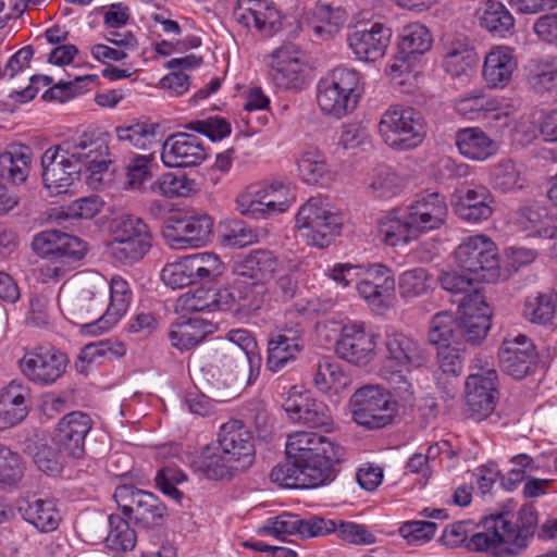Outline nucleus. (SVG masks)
Wrapping results in <instances>:
<instances>
[{
  "label": "nucleus",
  "mask_w": 557,
  "mask_h": 557,
  "mask_svg": "<svg viewBox=\"0 0 557 557\" xmlns=\"http://www.w3.org/2000/svg\"><path fill=\"white\" fill-rule=\"evenodd\" d=\"M456 111L469 120H506L515 112V107L505 99L487 95L482 88H474L460 95L454 102Z\"/></svg>",
  "instance_id": "18"
},
{
  "label": "nucleus",
  "mask_w": 557,
  "mask_h": 557,
  "mask_svg": "<svg viewBox=\"0 0 557 557\" xmlns=\"http://www.w3.org/2000/svg\"><path fill=\"white\" fill-rule=\"evenodd\" d=\"M456 146L467 159L485 161L496 154L498 145L480 127H467L456 134Z\"/></svg>",
  "instance_id": "39"
},
{
  "label": "nucleus",
  "mask_w": 557,
  "mask_h": 557,
  "mask_svg": "<svg viewBox=\"0 0 557 557\" xmlns=\"http://www.w3.org/2000/svg\"><path fill=\"white\" fill-rule=\"evenodd\" d=\"M69 362L63 351L54 347L38 346L24 354L20 368L34 384L48 386L63 376Z\"/></svg>",
  "instance_id": "14"
},
{
  "label": "nucleus",
  "mask_w": 557,
  "mask_h": 557,
  "mask_svg": "<svg viewBox=\"0 0 557 557\" xmlns=\"http://www.w3.org/2000/svg\"><path fill=\"white\" fill-rule=\"evenodd\" d=\"M493 201L490 190L485 186L479 185L467 189L463 195L459 196L454 209L460 219L479 223L492 215Z\"/></svg>",
  "instance_id": "37"
},
{
  "label": "nucleus",
  "mask_w": 557,
  "mask_h": 557,
  "mask_svg": "<svg viewBox=\"0 0 557 557\" xmlns=\"http://www.w3.org/2000/svg\"><path fill=\"white\" fill-rule=\"evenodd\" d=\"M516 67L513 50L506 46H495L485 55L482 75L487 86L504 88L511 81Z\"/></svg>",
  "instance_id": "33"
},
{
  "label": "nucleus",
  "mask_w": 557,
  "mask_h": 557,
  "mask_svg": "<svg viewBox=\"0 0 557 557\" xmlns=\"http://www.w3.org/2000/svg\"><path fill=\"white\" fill-rule=\"evenodd\" d=\"M191 468L209 480H230L243 471L219 446L208 445L191 461Z\"/></svg>",
  "instance_id": "34"
},
{
  "label": "nucleus",
  "mask_w": 557,
  "mask_h": 557,
  "mask_svg": "<svg viewBox=\"0 0 557 557\" xmlns=\"http://www.w3.org/2000/svg\"><path fill=\"white\" fill-rule=\"evenodd\" d=\"M18 511L25 521L41 532L54 531L61 521V515L54 503L49 499L33 498L20 503Z\"/></svg>",
  "instance_id": "41"
},
{
  "label": "nucleus",
  "mask_w": 557,
  "mask_h": 557,
  "mask_svg": "<svg viewBox=\"0 0 557 557\" xmlns=\"http://www.w3.org/2000/svg\"><path fill=\"white\" fill-rule=\"evenodd\" d=\"M304 346V332L298 324L278 330L268 342V369L272 372L281 371L296 359Z\"/></svg>",
  "instance_id": "31"
},
{
  "label": "nucleus",
  "mask_w": 557,
  "mask_h": 557,
  "mask_svg": "<svg viewBox=\"0 0 557 557\" xmlns=\"http://www.w3.org/2000/svg\"><path fill=\"white\" fill-rule=\"evenodd\" d=\"M537 524V512L532 506H523L513 524L505 515L486 518L480 530L471 534L466 547L471 552H504L520 555L532 541Z\"/></svg>",
  "instance_id": "1"
},
{
  "label": "nucleus",
  "mask_w": 557,
  "mask_h": 557,
  "mask_svg": "<svg viewBox=\"0 0 557 557\" xmlns=\"http://www.w3.org/2000/svg\"><path fill=\"white\" fill-rule=\"evenodd\" d=\"M369 186L376 197L389 198L401 190L403 182L391 168L380 165L373 171Z\"/></svg>",
  "instance_id": "61"
},
{
  "label": "nucleus",
  "mask_w": 557,
  "mask_h": 557,
  "mask_svg": "<svg viewBox=\"0 0 557 557\" xmlns=\"http://www.w3.org/2000/svg\"><path fill=\"white\" fill-rule=\"evenodd\" d=\"M270 478L272 482L285 487L309 488L320 486L315 481L320 478L319 472L310 468H307L306 471L301 465L292 459L275 466L271 470Z\"/></svg>",
  "instance_id": "45"
},
{
  "label": "nucleus",
  "mask_w": 557,
  "mask_h": 557,
  "mask_svg": "<svg viewBox=\"0 0 557 557\" xmlns=\"http://www.w3.org/2000/svg\"><path fill=\"white\" fill-rule=\"evenodd\" d=\"M410 218V226L420 234L440 228L447 216L448 208L444 195L437 191H424L405 208Z\"/></svg>",
  "instance_id": "25"
},
{
  "label": "nucleus",
  "mask_w": 557,
  "mask_h": 557,
  "mask_svg": "<svg viewBox=\"0 0 557 557\" xmlns=\"http://www.w3.org/2000/svg\"><path fill=\"white\" fill-rule=\"evenodd\" d=\"M543 210L525 207L520 210L518 224L528 236L554 239L557 237V226L546 225L543 221Z\"/></svg>",
  "instance_id": "59"
},
{
  "label": "nucleus",
  "mask_w": 557,
  "mask_h": 557,
  "mask_svg": "<svg viewBox=\"0 0 557 557\" xmlns=\"http://www.w3.org/2000/svg\"><path fill=\"white\" fill-rule=\"evenodd\" d=\"M219 447L244 471L255 461V442L250 430L240 420L224 423L218 436Z\"/></svg>",
  "instance_id": "23"
},
{
  "label": "nucleus",
  "mask_w": 557,
  "mask_h": 557,
  "mask_svg": "<svg viewBox=\"0 0 557 557\" xmlns=\"http://www.w3.org/2000/svg\"><path fill=\"white\" fill-rule=\"evenodd\" d=\"M112 236L110 256L123 264L138 262L151 247L152 236L148 225L132 214H123L113 221Z\"/></svg>",
  "instance_id": "7"
},
{
  "label": "nucleus",
  "mask_w": 557,
  "mask_h": 557,
  "mask_svg": "<svg viewBox=\"0 0 557 557\" xmlns=\"http://www.w3.org/2000/svg\"><path fill=\"white\" fill-rule=\"evenodd\" d=\"M491 309L482 293L463 297L457 318V344H481L491 327Z\"/></svg>",
  "instance_id": "16"
},
{
  "label": "nucleus",
  "mask_w": 557,
  "mask_h": 557,
  "mask_svg": "<svg viewBox=\"0 0 557 557\" xmlns=\"http://www.w3.org/2000/svg\"><path fill=\"white\" fill-rule=\"evenodd\" d=\"M343 21L329 5H317L309 25L320 38H329L339 30Z\"/></svg>",
  "instance_id": "64"
},
{
  "label": "nucleus",
  "mask_w": 557,
  "mask_h": 557,
  "mask_svg": "<svg viewBox=\"0 0 557 557\" xmlns=\"http://www.w3.org/2000/svg\"><path fill=\"white\" fill-rule=\"evenodd\" d=\"M479 371L466 381V413L476 422L490 417L498 398L497 372L493 368L478 366Z\"/></svg>",
  "instance_id": "13"
},
{
  "label": "nucleus",
  "mask_w": 557,
  "mask_h": 557,
  "mask_svg": "<svg viewBox=\"0 0 557 557\" xmlns=\"http://www.w3.org/2000/svg\"><path fill=\"white\" fill-rule=\"evenodd\" d=\"M429 339L433 344H457V319L447 311L438 312L431 321Z\"/></svg>",
  "instance_id": "62"
},
{
  "label": "nucleus",
  "mask_w": 557,
  "mask_h": 557,
  "mask_svg": "<svg viewBox=\"0 0 557 557\" xmlns=\"http://www.w3.org/2000/svg\"><path fill=\"white\" fill-rule=\"evenodd\" d=\"M301 518L294 513L284 512L277 517L269 518L264 524L259 528L258 533L270 535L277 540H284L286 535L299 534Z\"/></svg>",
  "instance_id": "63"
},
{
  "label": "nucleus",
  "mask_w": 557,
  "mask_h": 557,
  "mask_svg": "<svg viewBox=\"0 0 557 557\" xmlns=\"http://www.w3.org/2000/svg\"><path fill=\"white\" fill-rule=\"evenodd\" d=\"M384 346L386 357L381 368V375L404 400L414 394L407 373L411 368H419L428 361V355L413 337L398 331L387 332Z\"/></svg>",
  "instance_id": "3"
},
{
  "label": "nucleus",
  "mask_w": 557,
  "mask_h": 557,
  "mask_svg": "<svg viewBox=\"0 0 557 557\" xmlns=\"http://www.w3.org/2000/svg\"><path fill=\"white\" fill-rule=\"evenodd\" d=\"M284 261L271 250L255 249L238 260L234 265L235 274L246 276L267 284L278 272Z\"/></svg>",
  "instance_id": "36"
},
{
  "label": "nucleus",
  "mask_w": 557,
  "mask_h": 557,
  "mask_svg": "<svg viewBox=\"0 0 557 557\" xmlns=\"http://www.w3.org/2000/svg\"><path fill=\"white\" fill-rule=\"evenodd\" d=\"M490 182L503 193L521 189L527 184L522 166L509 159L500 160L490 169Z\"/></svg>",
  "instance_id": "48"
},
{
  "label": "nucleus",
  "mask_w": 557,
  "mask_h": 557,
  "mask_svg": "<svg viewBox=\"0 0 557 557\" xmlns=\"http://www.w3.org/2000/svg\"><path fill=\"white\" fill-rule=\"evenodd\" d=\"M300 178L308 184L327 185L333 182L337 172L327 164L325 156L317 147H306L297 159Z\"/></svg>",
  "instance_id": "38"
},
{
  "label": "nucleus",
  "mask_w": 557,
  "mask_h": 557,
  "mask_svg": "<svg viewBox=\"0 0 557 557\" xmlns=\"http://www.w3.org/2000/svg\"><path fill=\"white\" fill-rule=\"evenodd\" d=\"M234 20L246 28L271 36L282 27L283 14L270 0H237Z\"/></svg>",
  "instance_id": "20"
},
{
  "label": "nucleus",
  "mask_w": 557,
  "mask_h": 557,
  "mask_svg": "<svg viewBox=\"0 0 557 557\" xmlns=\"http://www.w3.org/2000/svg\"><path fill=\"white\" fill-rule=\"evenodd\" d=\"M227 343L223 346L221 361L223 368L230 362H235V373L227 383L226 393L218 394L220 400H230L237 395L239 383L245 379L246 370L250 372L255 364L259 366L260 358L257 354V342L251 333L244 329L231 330L227 335Z\"/></svg>",
  "instance_id": "9"
},
{
  "label": "nucleus",
  "mask_w": 557,
  "mask_h": 557,
  "mask_svg": "<svg viewBox=\"0 0 557 557\" xmlns=\"http://www.w3.org/2000/svg\"><path fill=\"white\" fill-rule=\"evenodd\" d=\"M476 63L475 53L468 45L457 41L446 47L443 66L453 77H459L467 74Z\"/></svg>",
  "instance_id": "54"
},
{
  "label": "nucleus",
  "mask_w": 557,
  "mask_h": 557,
  "mask_svg": "<svg viewBox=\"0 0 557 557\" xmlns=\"http://www.w3.org/2000/svg\"><path fill=\"white\" fill-rule=\"evenodd\" d=\"M196 282H211L219 277L224 270L220 257L213 252H197L185 256Z\"/></svg>",
  "instance_id": "58"
},
{
  "label": "nucleus",
  "mask_w": 557,
  "mask_h": 557,
  "mask_svg": "<svg viewBox=\"0 0 557 557\" xmlns=\"http://www.w3.org/2000/svg\"><path fill=\"white\" fill-rule=\"evenodd\" d=\"M354 420L366 428L379 429L392 421L393 408L385 394L377 386H364L350 397Z\"/></svg>",
  "instance_id": "17"
},
{
  "label": "nucleus",
  "mask_w": 557,
  "mask_h": 557,
  "mask_svg": "<svg viewBox=\"0 0 557 557\" xmlns=\"http://www.w3.org/2000/svg\"><path fill=\"white\" fill-rule=\"evenodd\" d=\"M113 497L122 512L137 525L148 529L160 525L164 520L166 507L150 492L121 485L115 488Z\"/></svg>",
  "instance_id": "11"
},
{
  "label": "nucleus",
  "mask_w": 557,
  "mask_h": 557,
  "mask_svg": "<svg viewBox=\"0 0 557 557\" xmlns=\"http://www.w3.org/2000/svg\"><path fill=\"white\" fill-rule=\"evenodd\" d=\"M411 221L405 209L393 210L381 219L379 232L385 244L389 246L405 245L420 235L410 226Z\"/></svg>",
  "instance_id": "44"
},
{
  "label": "nucleus",
  "mask_w": 557,
  "mask_h": 557,
  "mask_svg": "<svg viewBox=\"0 0 557 557\" xmlns=\"http://www.w3.org/2000/svg\"><path fill=\"white\" fill-rule=\"evenodd\" d=\"M92 428L89 414L73 411L58 423L53 440L67 456L79 459L85 454V438Z\"/></svg>",
  "instance_id": "29"
},
{
  "label": "nucleus",
  "mask_w": 557,
  "mask_h": 557,
  "mask_svg": "<svg viewBox=\"0 0 557 557\" xmlns=\"http://www.w3.org/2000/svg\"><path fill=\"white\" fill-rule=\"evenodd\" d=\"M283 407L292 420L308 428L331 431L333 426L329 407L307 394H289Z\"/></svg>",
  "instance_id": "30"
},
{
  "label": "nucleus",
  "mask_w": 557,
  "mask_h": 557,
  "mask_svg": "<svg viewBox=\"0 0 557 557\" xmlns=\"http://www.w3.org/2000/svg\"><path fill=\"white\" fill-rule=\"evenodd\" d=\"M557 295L553 293L537 294L525 300L523 315L531 323L546 325L555 318Z\"/></svg>",
  "instance_id": "55"
},
{
  "label": "nucleus",
  "mask_w": 557,
  "mask_h": 557,
  "mask_svg": "<svg viewBox=\"0 0 557 557\" xmlns=\"http://www.w3.org/2000/svg\"><path fill=\"white\" fill-rule=\"evenodd\" d=\"M132 296L128 282L122 276H113L110 281V304L107 310L97 320L84 324V333L96 335L110 330L126 313Z\"/></svg>",
  "instance_id": "32"
},
{
  "label": "nucleus",
  "mask_w": 557,
  "mask_h": 557,
  "mask_svg": "<svg viewBox=\"0 0 557 557\" xmlns=\"http://www.w3.org/2000/svg\"><path fill=\"white\" fill-rule=\"evenodd\" d=\"M349 380L341 364L331 357L319 359L313 374V384L322 393H339Z\"/></svg>",
  "instance_id": "47"
},
{
  "label": "nucleus",
  "mask_w": 557,
  "mask_h": 557,
  "mask_svg": "<svg viewBox=\"0 0 557 557\" xmlns=\"http://www.w3.org/2000/svg\"><path fill=\"white\" fill-rule=\"evenodd\" d=\"M299 51L293 45L280 47L272 52L271 77L280 90L298 91L306 84L305 64L298 57Z\"/></svg>",
  "instance_id": "24"
},
{
  "label": "nucleus",
  "mask_w": 557,
  "mask_h": 557,
  "mask_svg": "<svg viewBox=\"0 0 557 557\" xmlns=\"http://www.w3.org/2000/svg\"><path fill=\"white\" fill-rule=\"evenodd\" d=\"M288 459L295 460L307 471V468L319 472V485L333 481L336 466L344 458L345 449L330 437L306 431H297L288 435L285 445Z\"/></svg>",
  "instance_id": "2"
},
{
  "label": "nucleus",
  "mask_w": 557,
  "mask_h": 557,
  "mask_svg": "<svg viewBox=\"0 0 557 557\" xmlns=\"http://www.w3.org/2000/svg\"><path fill=\"white\" fill-rule=\"evenodd\" d=\"M24 451L33 458L38 469L46 473L54 475L63 468L61 454L49 446L47 440L37 433L25 441Z\"/></svg>",
  "instance_id": "46"
},
{
  "label": "nucleus",
  "mask_w": 557,
  "mask_h": 557,
  "mask_svg": "<svg viewBox=\"0 0 557 557\" xmlns=\"http://www.w3.org/2000/svg\"><path fill=\"white\" fill-rule=\"evenodd\" d=\"M109 531L104 539L108 548L116 552L132 550L136 545V533L119 515L108 517Z\"/></svg>",
  "instance_id": "56"
},
{
  "label": "nucleus",
  "mask_w": 557,
  "mask_h": 557,
  "mask_svg": "<svg viewBox=\"0 0 557 557\" xmlns=\"http://www.w3.org/2000/svg\"><path fill=\"white\" fill-rule=\"evenodd\" d=\"M342 225V215L315 197L304 203L296 215L297 228L302 232L308 244L319 248L327 247L339 234Z\"/></svg>",
  "instance_id": "8"
},
{
  "label": "nucleus",
  "mask_w": 557,
  "mask_h": 557,
  "mask_svg": "<svg viewBox=\"0 0 557 557\" xmlns=\"http://www.w3.org/2000/svg\"><path fill=\"white\" fill-rule=\"evenodd\" d=\"M265 290V284L248 277L243 273L236 274V277L232 283L228 296H231L234 300L240 301L243 307L255 309L258 308L262 302Z\"/></svg>",
  "instance_id": "52"
},
{
  "label": "nucleus",
  "mask_w": 557,
  "mask_h": 557,
  "mask_svg": "<svg viewBox=\"0 0 557 557\" xmlns=\"http://www.w3.org/2000/svg\"><path fill=\"white\" fill-rule=\"evenodd\" d=\"M527 81L530 87L539 92L557 88V59L546 58L532 61L527 69Z\"/></svg>",
  "instance_id": "49"
},
{
  "label": "nucleus",
  "mask_w": 557,
  "mask_h": 557,
  "mask_svg": "<svg viewBox=\"0 0 557 557\" xmlns=\"http://www.w3.org/2000/svg\"><path fill=\"white\" fill-rule=\"evenodd\" d=\"M379 135L392 149L407 151L419 147L426 136L422 114L412 107L389 106L381 115Z\"/></svg>",
  "instance_id": "5"
},
{
  "label": "nucleus",
  "mask_w": 557,
  "mask_h": 557,
  "mask_svg": "<svg viewBox=\"0 0 557 557\" xmlns=\"http://www.w3.org/2000/svg\"><path fill=\"white\" fill-rule=\"evenodd\" d=\"M30 389L18 381H12L0 395V430L18 424L28 413L26 400Z\"/></svg>",
  "instance_id": "35"
},
{
  "label": "nucleus",
  "mask_w": 557,
  "mask_h": 557,
  "mask_svg": "<svg viewBox=\"0 0 557 557\" xmlns=\"http://www.w3.org/2000/svg\"><path fill=\"white\" fill-rule=\"evenodd\" d=\"M361 95V76L354 69L338 66L323 76L317 86V102L329 116L342 119L351 113Z\"/></svg>",
  "instance_id": "4"
},
{
  "label": "nucleus",
  "mask_w": 557,
  "mask_h": 557,
  "mask_svg": "<svg viewBox=\"0 0 557 557\" xmlns=\"http://www.w3.org/2000/svg\"><path fill=\"white\" fill-rule=\"evenodd\" d=\"M356 288L373 310L386 309L395 289L392 271L381 264H372L356 283Z\"/></svg>",
  "instance_id": "27"
},
{
  "label": "nucleus",
  "mask_w": 557,
  "mask_h": 557,
  "mask_svg": "<svg viewBox=\"0 0 557 557\" xmlns=\"http://www.w3.org/2000/svg\"><path fill=\"white\" fill-rule=\"evenodd\" d=\"M498 359L499 366L505 373L518 380L523 379L535 363V346L523 334H518L513 337L508 336L503 341Z\"/></svg>",
  "instance_id": "28"
},
{
  "label": "nucleus",
  "mask_w": 557,
  "mask_h": 557,
  "mask_svg": "<svg viewBox=\"0 0 557 557\" xmlns=\"http://www.w3.org/2000/svg\"><path fill=\"white\" fill-rule=\"evenodd\" d=\"M114 132L119 141L138 149H147L156 141L157 125L147 121H132L116 126Z\"/></svg>",
  "instance_id": "51"
},
{
  "label": "nucleus",
  "mask_w": 557,
  "mask_h": 557,
  "mask_svg": "<svg viewBox=\"0 0 557 557\" xmlns=\"http://www.w3.org/2000/svg\"><path fill=\"white\" fill-rule=\"evenodd\" d=\"M212 330V324L199 318H180L169 331L171 345L181 351L189 350L201 343Z\"/></svg>",
  "instance_id": "40"
},
{
  "label": "nucleus",
  "mask_w": 557,
  "mask_h": 557,
  "mask_svg": "<svg viewBox=\"0 0 557 557\" xmlns=\"http://www.w3.org/2000/svg\"><path fill=\"white\" fill-rule=\"evenodd\" d=\"M153 193L165 198L189 197L198 191L195 180L186 174L166 172L160 175L151 185Z\"/></svg>",
  "instance_id": "50"
},
{
  "label": "nucleus",
  "mask_w": 557,
  "mask_h": 557,
  "mask_svg": "<svg viewBox=\"0 0 557 557\" xmlns=\"http://www.w3.org/2000/svg\"><path fill=\"white\" fill-rule=\"evenodd\" d=\"M377 335L363 322L349 321L341 329L335 343L336 355L357 367H366L376 357Z\"/></svg>",
  "instance_id": "12"
},
{
  "label": "nucleus",
  "mask_w": 557,
  "mask_h": 557,
  "mask_svg": "<svg viewBox=\"0 0 557 557\" xmlns=\"http://www.w3.org/2000/svg\"><path fill=\"white\" fill-rule=\"evenodd\" d=\"M432 46L431 35L425 26L412 23L403 27L399 40V52L404 59L412 54H422Z\"/></svg>",
  "instance_id": "53"
},
{
  "label": "nucleus",
  "mask_w": 557,
  "mask_h": 557,
  "mask_svg": "<svg viewBox=\"0 0 557 557\" xmlns=\"http://www.w3.org/2000/svg\"><path fill=\"white\" fill-rule=\"evenodd\" d=\"M126 352L124 344L112 338L101 339L85 345L75 362V368L79 373H86L96 364H101L106 360H113L124 356Z\"/></svg>",
  "instance_id": "43"
},
{
  "label": "nucleus",
  "mask_w": 557,
  "mask_h": 557,
  "mask_svg": "<svg viewBox=\"0 0 557 557\" xmlns=\"http://www.w3.org/2000/svg\"><path fill=\"white\" fill-rule=\"evenodd\" d=\"M430 281L428 271L423 268L405 271L398 278L399 294L407 300L420 297L430 289Z\"/></svg>",
  "instance_id": "60"
},
{
  "label": "nucleus",
  "mask_w": 557,
  "mask_h": 557,
  "mask_svg": "<svg viewBox=\"0 0 557 557\" xmlns=\"http://www.w3.org/2000/svg\"><path fill=\"white\" fill-rule=\"evenodd\" d=\"M295 199L294 189L289 184L274 180L249 186L238 195L236 203L243 215L264 219L287 211Z\"/></svg>",
  "instance_id": "6"
},
{
  "label": "nucleus",
  "mask_w": 557,
  "mask_h": 557,
  "mask_svg": "<svg viewBox=\"0 0 557 557\" xmlns=\"http://www.w3.org/2000/svg\"><path fill=\"white\" fill-rule=\"evenodd\" d=\"M32 247L38 255L60 261H78L87 251L86 244L81 238L58 230H47L37 234Z\"/></svg>",
  "instance_id": "26"
},
{
  "label": "nucleus",
  "mask_w": 557,
  "mask_h": 557,
  "mask_svg": "<svg viewBox=\"0 0 557 557\" xmlns=\"http://www.w3.org/2000/svg\"><path fill=\"white\" fill-rule=\"evenodd\" d=\"M207 151L200 137L188 133L170 135L162 145L161 160L166 168H191L201 164Z\"/></svg>",
  "instance_id": "22"
},
{
  "label": "nucleus",
  "mask_w": 557,
  "mask_h": 557,
  "mask_svg": "<svg viewBox=\"0 0 557 557\" xmlns=\"http://www.w3.org/2000/svg\"><path fill=\"white\" fill-rule=\"evenodd\" d=\"M71 314L84 324L97 320L102 313V299L91 289H82L70 302ZM84 332V330L82 329Z\"/></svg>",
  "instance_id": "57"
},
{
  "label": "nucleus",
  "mask_w": 557,
  "mask_h": 557,
  "mask_svg": "<svg viewBox=\"0 0 557 557\" xmlns=\"http://www.w3.org/2000/svg\"><path fill=\"white\" fill-rule=\"evenodd\" d=\"M42 181L52 196L65 194L79 178V164L69 159L59 146L49 148L41 157Z\"/></svg>",
  "instance_id": "19"
},
{
  "label": "nucleus",
  "mask_w": 557,
  "mask_h": 557,
  "mask_svg": "<svg viewBox=\"0 0 557 557\" xmlns=\"http://www.w3.org/2000/svg\"><path fill=\"white\" fill-rule=\"evenodd\" d=\"M212 230L213 220L210 215L195 214L170 218L162 234L171 248L180 250L206 246L210 242Z\"/></svg>",
  "instance_id": "15"
},
{
  "label": "nucleus",
  "mask_w": 557,
  "mask_h": 557,
  "mask_svg": "<svg viewBox=\"0 0 557 557\" xmlns=\"http://www.w3.org/2000/svg\"><path fill=\"white\" fill-rule=\"evenodd\" d=\"M476 16L480 26L494 36L505 37L515 26L513 16L498 0H482Z\"/></svg>",
  "instance_id": "42"
},
{
  "label": "nucleus",
  "mask_w": 557,
  "mask_h": 557,
  "mask_svg": "<svg viewBox=\"0 0 557 557\" xmlns=\"http://www.w3.org/2000/svg\"><path fill=\"white\" fill-rule=\"evenodd\" d=\"M455 259L458 267L478 275L482 281H491L498 275L497 247L484 234L471 235L462 239L455 250Z\"/></svg>",
  "instance_id": "10"
},
{
  "label": "nucleus",
  "mask_w": 557,
  "mask_h": 557,
  "mask_svg": "<svg viewBox=\"0 0 557 557\" xmlns=\"http://www.w3.org/2000/svg\"><path fill=\"white\" fill-rule=\"evenodd\" d=\"M392 38V30L382 23L355 27L347 34V45L360 61L375 62L384 57Z\"/></svg>",
  "instance_id": "21"
}]
</instances>
